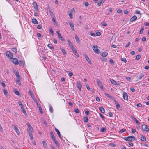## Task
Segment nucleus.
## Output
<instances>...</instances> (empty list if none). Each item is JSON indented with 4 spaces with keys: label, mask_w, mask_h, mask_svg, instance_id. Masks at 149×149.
I'll return each mask as SVG.
<instances>
[{
    "label": "nucleus",
    "mask_w": 149,
    "mask_h": 149,
    "mask_svg": "<svg viewBox=\"0 0 149 149\" xmlns=\"http://www.w3.org/2000/svg\"><path fill=\"white\" fill-rule=\"evenodd\" d=\"M123 139L128 141H133L135 139V137L133 136H129L127 137H124Z\"/></svg>",
    "instance_id": "1"
},
{
    "label": "nucleus",
    "mask_w": 149,
    "mask_h": 149,
    "mask_svg": "<svg viewBox=\"0 0 149 149\" xmlns=\"http://www.w3.org/2000/svg\"><path fill=\"white\" fill-rule=\"evenodd\" d=\"M142 129L143 130L146 132H149V128L147 125L145 124H143L141 126Z\"/></svg>",
    "instance_id": "2"
},
{
    "label": "nucleus",
    "mask_w": 149,
    "mask_h": 149,
    "mask_svg": "<svg viewBox=\"0 0 149 149\" xmlns=\"http://www.w3.org/2000/svg\"><path fill=\"white\" fill-rule=\"evenodd\" d=\"M6 56L9 58L12 59L13 57V54L10 52H7L6 54Z\"/></svg>",
    "instance_id": "3"
},
{
    "label": "nucleus",
    "mask_w": 149,
    "mask_h": 149,
    "mask_svg": "<svg viewBox=\"0 0 149 149\" xmlns=\"http://www.w3.org/2000/svg\"><path fill=\"white\" fill-rule=\"evenodd\" d=\"M57 34L58 35V38L60 39L62 41H64V39L63 38V37L61 36V34L60 33L59 31H57L56 32Z\"/></svg>",
    "instance_id": "4"
},
{
    "label": "nucleus",
    "mask_w": 149,
    "mask_h": 149,
    "mask_svg": "<svg viewBox=\"0 0 149 149\" xmlns=\"http://www.w3.org/2000/svg\"><path fill=\"white\" fill-rule=\"evenodd\" d=\"M77 86L78 90L80 91H81V88H82V85L80 81H77Z\"/></svg>",
    "instance_id": "5"
},
{
    "label": "nucleus",
    "mask_w": 149,
    "mask_h": 149,
    "mask_svg": "<svg viewBox=\"0 0 149 149\" xmlns=\"http://www.w3.org/2000/svg\"><path fill=\"white\" fill-rule=\"evenodd\" d=\"M96 81L98 86L102 89H103V86L102 82L98 79H97Z\"/></svg>",
    "instance_id": "6"
},
{
    "label": "nucleus",
    "mask_w": 149,
    "mask_h": 149,
    "mask_svg": "<svg viewBox=\"0 0 149 149\" xmlns=\"http://www.w3.org/2000/svg\"><path fill=\"white\" fill-rule=\"evenodd\" d=\"M93 49L95 53H100V50L98 49L97 47V46H93Z\"/></svg>",
    "instance_id": "7"
},
{
    "label": "nucleus",
    "mask_w": 149,
    "mask_h": 149,
    "mask_svg": "<svg viewBox=\"0 0 149 149\" xmlns=\"http://www.w3.org/2000/svg\"><path fill=\"white\" fill-rule=\"evenodd\" d=\"M28 127L29 128V130H27V131H28V133H32L33 132V129L31 127V125L29 124H28Z\"/></svg>",
    "instance_id": "8"
},
{
    "label": "nucleus",
    "mask_w": 149,
    "mask_h": 149,
    "mask_svg": "<svg viewBox=\"0 0 149 149\" xmlns=\"http://www.w3.org/2000/svg\"><path fill=\"white\" fill-rule=\"evenodd\" d=\"M35 9L37 11H38V7L37 3L36 2H34L32 4Z\"/></svg>",
    "instance_id": "9"
},
{
    "label": "nucleus",
    "mask_w": 149,
    "mask_h": 149,
    "mask_svg": "<svg viewBox=\"0 0 149 149\" xmlns=\"http://www.w3.org/2000/svg\"><path fill=\"white\" fill-rule=\"evenodd\" d=\"M131 118L137 125H139L141 123L138 121V120L134 117H133L132 116H131Z\"/></svg>",
    "instance_id": "10"
},
{
    "label": "nucleus",
    "mask_w": 149,
    "mask_h": 149,
    "mask_svg": "<svg viewBox=\"0 0 149 149\" xmlns=\"http://www.w3.org/2000/svg\"><path fill=\"white\" fill-rule=\"evenodd\" d=\"M83 56L85 57L86 59L88 61V63H89L91 64V61H90V59H89V58L88 57L87 55L86 54H83Z\"/></svg>",
    "instance_id": "11"
},
{
    "label": "nucleus",
    "mask_w": 149,
    "mask_h": 149,
    "mask_svg": "<svg viewBox=\"0 0 149 149\" xmlns=\"http://www.w3.org/2000/svg\"><path fill=\"white\" fill-rule=\"evenodd\" d=\"M123 97L125 100H128V96L127 94L125 92H124L123 93Z\"/></svg>",
    "instance_id": "12"
},
{
    "label": "nucleus",
    "mask_w": 149,
    "mask_h": 149,
    "mask_svg": "<svg viewBox=\"0 0 149 149\" xmlns=\"http://www.w3.org/2000/svg\"><path fill=\"white\" fill-rule=\"evenodd\" d=\"M104 95L105 96H106L108 98L113 100H114V98L111 95H110L107 93H104Z\"/></svg>",
    "instance_id": "13"
},
{
    "label": "nucleus",
    "mask_w": 149,
    "mask_h": 149,
    "mask_svg": "<svg viewBox=\"0 0 149 149\" xmlns=\"http://www.w3.org/2000/svg\"><path fill=\"white\" fill-rule=\"evenodd\" d=\"M13 63L17 65L19 64V61L16 58H14L13 60Z\"/></svg>",
    "instance_id": "14"
},
{
    "label": "nucleus",
    "mask_w": 149,
    "mask_h": 149,
    "mask_svg": "<svg viewBox=\"0 0 149 149\" xmlns=\"http://www.w3.org/2000/svg\"><path fill=\"white\" fill-rule=\"evenodd\" d=\"M55 130L57 132V134L58 135V136L59 137H60V138L61 139H62V138L61 137L62 136H61V135L60 134V131H59V130L58 129L56 128H55Z\"/></svg>",
    "instance_id": "15"
},
{
    "label": "nucleus",
    "mask_w": 149,
    "mask_h": 149,
    "mask_svg": "<svg viewBox=\"0 0 149 149\" xmlns=\"http://www.w3.org/2000/svg\"><path fill=\"white\" fill-rule=\"evenodd\" d=\"M14 130L15 131L17 134L19 135L20 133V132L17 127L15 126L14 127Z\"/></svg>",
    "instance_id": "16"
},
{
    "label": "nucleus",
    "mask_w": 149,
    "mask_h": 149,
    "mask_svg": "<svg viewBox=\"0 0 149 149\" xmlns=\"http://www.w3.org/2000/svg\"><path fill=\"white\" fill-rule=\"evenodd\" d=\"M13 72L16 76L19 79L20 78V76L19 72H16L15 71H14Z\"/></svg>",
    "instance_id": "17"
},
{
    "label": "nucleus",
    "mask_w": 149,
    "mask_h": 149,
    "mask_svg": "<svg viewBox=\"0 0 149 149\" xmlns=\"http://www.w3.org/2000/svg\"><path fill=\"white\" fill-rule=\"evenodd\" d=\"M137 17L136 16L134 15L130 19V22H133L136 19Z\"/></svg>",
    "instance_id": "18"
},
{
    "label": "nucleus",
    "mask_w": 149,
    "mask_h": 149,
    "mask_svg": "<svg viewBox=\"0 0 149 149\" xmlns=\"http://www.w3.org/2000/svg\"><path fill=\"white\" fill-rule=\"evenodd\" d=\"M28 93L30 95L33 99L35 98L33 94L31 92V90H29L28 92Z\"/></svg>",
    "instance_id": "19"
},
{
    "label": "nucleus",
    "mask_w": 149,
    "mask_h": 149,
    "mask_svg": "<svg viewBox=\"0 0 149 149\" xmlns=\"http://www.w3.org/2000/svg\"><path fill=\"white\" fill-rule=\"evenodd\" d=\"M49 10L51 17H55L52 11V10L51 9H49Z\"/></svg>",
    "instance_id": "20"
},
{
    "label": "nucleus",
    "mask_w": 149,
    "mask_h": 149,
    "mask_svg": "<svg viewBox=\"0 0 149 149\" xmlns=\"http://www.w3.org/2000/svg\"><path fill=\"white\" fill-rule=\"evenodd\" d=\"M70 25L72 30L73 31H74V28L73 23L72 22H70Z\"/></svg>",
    "instance_id": "21"
},
{
    "label": "nucleus",
    "mask_w": 149,
    "mask_h": 149,
    "mask_svg": "<svg viewBox=\"0 0 149 149\" xmlns=\"http://www.w3.org/2000/svg\"><path fill=\"white\" fill-rule=\"evenodd\" d=\"M99 109L102 113H104L105 112V110L103 107H100L99 108Z\"/></svg>",
    "instance_id": "22"
},
{
    "label": "nucleus",
    "mask_w": 149,
    "mask_h": 149,
    "mask_svg": "<svg viewBox=\"0 0 149 149\" xmlns=\"http://www.w3.org/2000/svg\"><path fill=\"white\" fill-rule=\"evenodd\" d=\"M141 140L142 141L144 142L146 141V139L144 136L143 135H142V136L141 138Z\"/></svg>",
    "instance_id": "23"
},
{
    "label": "nucleus",
    "mask_w": 149,
    "mask_h": 149,
    "mask_svg": "<svg viewBox=\"0 0 149 149\" xmlns=\"http://www.w3.org/2000/svg\"><path fill=\"white\" fill-rule=\"evenodd\" d=\"M32 22L35 24H37L38 23L37 20L35 18H33L32 19Z\"/></svg>",
    "instance_id": "24"
},
{
    "label": "nucleus",
    "mask_w": 149,
    "mask_h": 149,
    "mask_svg": "<svg viewBox=\"0 0 149 149\" xmlns=\"http://www.w3.org/2000/svg\"><path fill=\"white\" fill-rule=\"evenodd\" d=\"M108 54L107 52H104L102 53L101 56L103 57H105L108 55Z\"/></svg>",
    "instance_id": "25"
},
{
    "label": "nucleus",
    "mask_w": 149,
    "mask_h": 149,
    "mask_svg": "<svg viewBox=\"0 0 149 149\" xmlns=\"http://www.w3.org/2000/svg\"><path fill=\"white\" fill-rule=\"evenodd\" d=\"M69 47L73 52L75 51V50H76V49L74 47L73 45L70 47Z\"/></svg>",
    "instance_id": "26"
},
{
    "label": "nucleus",
    "mask_w": 149,
    "mask_h": 149,
    "mask_svg": "<svg viewBox=\"0 0 149 149\" xmlns=\"http://www.w3.org/2000/svg\"><path fill=\"white\" fill-rule=\"evenodd\" d=\"M24 62L23 61H19V64L20 65L24 66Z\"/></svg>",
    "instance_id": "27"
},
{
    "label": "nucleus",
    "mask_w": 149,
    "mask_h": 149,
    "mask_svg": "<svg viewBox=\"0 0 149 149\" xmlns=\"http://www.w3.org/2000/svg\"><path fill=\"white\" fill-rule=\"evenodd\" d=\"M47 46L48 47H49L50 49H54V47L52 46V44H48L47 45Z\"/></svg>",
    "instance_id": "28"
},
{
    "label": "nucleus",
    "mask_w": 149,
    "mask_h": 149,
    "mask_svg": "<svg viewBox=\"0 0 149 149\" xmlns=\"http://www.w3.org/2000/svg\"><path fill=\"white\" fill-rule=\"evenodd\" d=\"M110 81L112 84L114 85H116V81L113 79H111Z\"/></svg>",
    "instance_id": "29"
},
{
    "label": "nucleus",
    "mask_w": 149,
    "mask_h": 149,
    "mask_svg": "<svg viewBox=\"0 0 149 149\" xmlns=\"http://www.w3.org/2000/svg\"><path fill=\"white\" fill-rule=\"evenodd\" d=\"M83 120L85 122H88V118L86 116L84 118Z\"/></svg>",
    "instance_id": "30"
},
{
    "label": "nucleus",
    "mask_w": 149,
    "mask_h": 149,
    "mask_svg": "<svg viewBox=\"0 0 149 149\" xmlns=\"http://www.w3.org/2000/svg\"><path fill=\"white\" fill-rule=\"evenodd\" d=\"M49 110L51 113L53 112V109L51 105H49Z\"/></svg>",
    "instance_id": "31"
},
{
    "label": "nucleus",
    "mask_w": 149,
    "mask_h": 149,
    "mask_svg": "<svg viewBox=\"0 0 149 149\" xmlns=\"http://www.w3.org/2000/svg\"><path fill=\"white\" fill-rule=\"evenodd\" d=\"M67 41L68 42V45L69 47L73 45L72 44L71 42L70 41L69 39L67 40Z\"/></svg>",
    "instance_id": "32"
},
{
    "label": "nucleus",
    "mask_w": 149,
    "mask_h": 149,
    "mask_svg": "<svg viewBox=\"0 0 149 149\" xmlns=\"http://www.w3.org/2000/svg\"><path fill=\"white\" fill-rule=\"evenodd\" d=\"M42 143L44 147L45 148H47V146L46 142L45 141H43L42 142Z\"/></svg>",
    "instance_id": "33"
},
{
    "label": "nucleus",
    "mask_w": 149,
    "mask_h": 149,
    "mask_svg": "<svg viewBox=\"0 0 149 149\" xmlns=\"http://www.w3.org/2000/svg\"><path fill=\"white\" fill-rule=\"evenodd\" d=\"M3 92L5 95L7 97L8 95L7 90H6L4 89L3 91Z\"/></svg>",
    "instance_id": "34"
},
{
    "label": "nucleus",
    "mask_w": 149,
    "mask_h": 149,
    "mask_svg": "<svg viewBox=\"0 0 149 149\" xmlns=\"http://www.w3.org/2000/svg\"><path fill=\"white\" fill-rule=\"evenodd\" d=\"M74 54L77 57H79L78 54L77 53V50H75L74 52Z\"/></svg>",
    "instance_id": "35"
},
{
    "label": "nucleus",
    "mask_w": 149,
    "mask_h": 149,
    "mask_svg": "<svg viewBox=\"0 0 149 149\" xmlns=\"http://www.w3.org/2000/svg\"><path fill=\"white\" fill-rule=\"evenodd\" d=\"M52 19L53 22H54V24H56L57 23L56 21V19L55 18V17H52Z\"/></svg>",
    "instance_id": "36"
},
{
    "label": "nucleus",
    "mask_w": 149,
    "mask_h": 149,
    "mask_svg": "<svg viewBox=\"0 0 149 149\" xmlns=\"http://www.w3.org/2000/svg\"><path fill=\"white\" fill-rule=\"evenodd\" d=\"M144 76V74L143 73H141L140 74L139 79H141Z\"/></svg>",
    "instance_id": "37"
},
{
    "label": "nucleus",
    "mask_w": 149,
    "mask_h": 149,
    "mask_svg": "<svg viewBox=\"0 0 149 149\" xmlns=\"http://www.w3.org/2000/svg\"><path fill=\"white\" fill-rule=\"evenodd\" d=\"M29 135L30 138V139L31 140H33V136L32 134V133H29Z\"/></svg>",
    "instance_id": "38"
},
{
    "label": "nucleus",
    "mask_w": 149,
    "mask_h": 149,
    "mask_svg": "<svg viewBox=\"0 0 149 149\" xmlns=\"http://www.w3.org/2000/svg\"><path fill=\"white\" fill-rule=\"evenodd\" d=\"M54 143L57 145V146L58 147L60 145L59 143H58V141L56 140L55 141H54Z\"/></svg>",
    "instance_id": "39"
},
{
    "label": "nucleus",
    "mask_w": 149,
    "mask_h": 149,
    "mask_svg": "<svg viewBox=\"0 0 149 149\" xmlns=\"http://www.w3.org/2000/svg\"><path fill=\"white\" fill-rule=\"evenodd\" d=\"M143 30L144 28L143 27L141 28L140 31L139 33L140 34H142L143 33Z\"/></svg>",
    "instance_id": "40"
},
{
    "label": "nucleus",
    "mask_w": 149,
    "mask_h": 149,
    "mask_svg": "<svg viewBox=\"0 0 149 149\" xmlns=\"http://www.w3.org/2000/svg\"><path fill=\"white\" fill-rule=\"evenodd\" d=\"M14 92H15V93L17 95H20V93L19 92V91L17 90H15V91Z\"/></svg>",
    "instance_id": "41"
},
{
    "label": "nucleus",
    "mask_w": 149,
    "mask_h": 149,
    "mask_svg": "<svg viewBox=\"0 0 149 149\" xmlns=\"http://www.w3.org/2000/svg\"><path fill=\"white\" fill-rule=\"evenodd\" d=\"M100 130L102 132H104L106 130V129L104 127H102Z\"/></svg>",
    "instance_id": "42"
},
{
    "label": "nucleus",
    "mask_w": 149,
    "mask_h": 149,
    "mask_svg": "<svg viewBox=\"0 0 149 149\" xmlns=\"http://www.w3.org/2000/svg\"><path fill=\"white\" fill-rule=\"evenodd\" d=\"M12 50L15 52H17V49L16 48H13L12 49Z\"/></svg>",
    "instance_id": "43"
},
{
    "label": "nucleus",
    "mask_w": 149,
    "mask_h": 149,
    "mask_svg": "<svg viewBox=\"0 0 149 149\" xmlns=\"http://www.w3.org/2000/svg\"><path fill=\"white\" fill-rule=\"evenodd\" d=\"M51 137L52 139H53L55 137L53 133L52 132H50Z\"/></svg>",
    "instance_id": "44"
},
{
    "label": "nucleus",
    "mask_w": 149,
    "mask_h": 149,
    "mask_svg": "<svg viewBox=\"0 0 149 149\" xmlns=\"http://www.w3.org/2000/svg\"><path fill=\"white\" fill-rule=\"evenodd\" d=\"M85 114L87 115H89L90 113L89 111L87 110H85Z\"/></svg>",
    "instance_id": "45"
},
{
    "label": "nucleus",
    "mask_w": 149,
    "mask_h": 149,
    "mask_svg": "<svg viewBox=\"0 0 149 149\" xmlns=\"http://www.w3.org/2000/svg\"><path fill=\"white\" fill-rule=\"evenodd\" d=\"M61 50L63 54H66L65 51L63 49H61Z\"/></svg>",
    "instance_id": "46"
},
{
    "label": "nucleus",
    "mask_w": 149,
    "mask_h": 149,
    "mask_svg": "<svg viewBox=\"0 0 149 149\" xmlns=\"http://www.w3.org/2000/svg\"><path fill=\"white\" fill-rule=\"evenodd\" d=\"M39 109L40 112L42 114L43 113L42 109L40 107H39Z\"/></svg>",
    "instance_id": "47"
},
{
    "label": "nucleus",
    "mask_w": 149,
    "mask_h": 149,
    "mask_svg": "<svg viewBox=\"0 0 149 149\" xmlns=\"http://www.w3.org/2000/svg\"><path fill=\"white\" fill-rule=\"evenodd\" d=\"M141 58V56L140 55H138L136 56L135 58L136 60H139Z\"/></svg>",
    "instance_id": "48"
},
{
    "label": "nucleus",
    "mask_w": 149,
    "mask_h": 149,
    "mask_svg": "<svg viewBox=\"0 0 149 149\" xmlns=\"http://www.w3.org/2000/svg\"><path fill=\"white\" fill-rule=\"evenodd\" d=\"M73 75V73L72 72L70 71L68 73V75L69 76L71 77V76Z\"/></svg>",
    "instance_id": "49"
},
{
    "label": "nucleus",
    "mask_w": 149,
    "mask_h": 149,
    "mask_svg": "<svg viewBox=\"0 0 149 149\" xmlns=\"http://www.w3.org/2000/svg\"><path fill=\"white\" fill-rule=\"evenodd\" d=\"M126 130V129H124V128H123V129H121L120 130V131H119L120 132V133H123V132H124Z\"/></svg>",
    "instance_id": "50"
},
{
    "label": "nucleus",
    "mask_w": 149,
    "mask_h": 149,
    "mask_svg": "<svg viewBox=\"0 0 149 149\" xmlns=\"http://www.w3.org/2000/svg\"><path fill=\"white\" fill-rule=\"evenodd\" d=\"M75 38L77 42L79 41V39L78 37L77 36V35H76Z\"/></svg>",
    "instance_id": "51"
},
{
    "label": "nucleus",
    "mask_w": 149,
    "mask_h": 149,
    "mask_svg": "<svg viewBox=\"0 0 149 149\" xmlns=\"http://www.w3.org/2000/svg\"><path fill=\"white\" fill-rule=\"evenodd\" d=\"M100 116L101 117V118L103 120H104L105 119V118L104 117V116L102 114H100Z\"/></svg>",
    "instance_id": "52"
},
{
    "label": "nucleus",
    "mask_w": 149,
    "mask_h": 149,
    "mask_svg": "<svg viewBox=\"0 0 149 149\" xmlns=\"http://www.w3.org/2000/svg\"><path fill=\"white\" fill-rule=\"evenodd\" d=\"M109 62H110V63L111 64H113V65L114 64V62L113 60H112L111 59H110L109 60Z\"/></svg>",
    "instance_id": "53"
},
{
    "label": "nucleus",
    "mask_w": 149,
    "mask_h": 149,
    "mask_svg": "<svg viewBox=\"0 0 149 149\" xmlns=\"http://www.w3.org/2000/svg\"><path fill=\"white\" fill-rule=\"evenodd\" d=\"M85 86L87 90H90V88L89 86L88 85V84H86Z\"/></svg>",
    "instance_id": "54"
},
{
    "label": "nucleus",
    "mask_w": 149,
    "mask_h": 149,
    "mask_svg": "<svg viewBox=\"0 0 149 149\" xmlns=\"http://www.w3.org/2000/svg\"><path fill=\"white\" fill-rule=\"evenodd\" d=\"M101 33L100 32H97L96 33V35L97 36H100L101 35Z\"/></svg>",
    "instance_id": "55"
},
{
    "label": "nucleus",
    "mask_w": 149,
    "mask_h": 149,
    "mask_svg": "<svg viewBox=\"0 0 149 149\" xmlns=\"http://www.w3.org/2000/svg\"><path fill=\"white\" fill-rule=\"evenodd\" d=\"M136 13L137 14H140L141 15V13H140V11L137 10H136Z\"/></svg>",
    "instance_id": "56"
},
{
    "label": "nucleus",
    "mask_w": 149,
    "mask_h": 149,
    "mask_svg": "<svg viewBox=\"0 0 149 149\" xmlns=\"http://www.w3.org/2000/svg\"><path fill=\"white\" fill-rule=\"evenodd\" d=\"M16 83L18 84H19L21 85V84L20 81L19 80H17L16 81Z\"/></svg>",
    "instance_id": "57"
},
{
    "label": "nucleus",
    "mask_w": 149,
    "mask_h": 149,
    "mask_svg": "<svg viewBox=\"0 0 149 149\" xmlns=\"http://www.w3.org/2000/svg\"><path fill=\"white\" fill-rule=\"evenodd\" d=\"M136 130L135 129H132L131 130V132L132 133H135L136 132Z\"/></svg>",
    "instance_id": "58"
},
{
    "label": "nucleus",
    "mask_w": 149,
    "mask_h": 149,
    "mask_svg": "<svg viewBox=\"0 0 149 149\" xmlns=\"http://www.w3.org/2000/svg\"><path fill=\"white\" fill-rule=\"evenodd\" d=\"M69 16L70 19H72L73 18L72 14V13H70L69 14Z\"/></svg>",
    "instance_id": "59"
},
{
    "label": "nucleus",
    "mask_w": 149,
    "mask_h": 149,
    "mask_svg": "<svg viewBox=\"0 0 149 149\" xmlns=\"http://www.w3.org/2000/svg\"><path fill=\"white\" fill-rule=\"evenodd\" d=\"M109 116L110 117H112L113 116V114L111 112H109L108 113Z\"/></svg>",
    "instance_id": "60"
},
{
    "label": "nucleus",
    "mask_w": 149,
    "mask_h": 149,
    "mask_svg": "<svg viewBox=\"0 0 149 149\" xmlns=\"http://www.w3.org/2000/svg\"><path fill=\"white\" fill-rule=\"evenodd\" d=\"M121 60L125 63H126L127 62V60L125 58H122Z\"/></svg>",
    "instance_id": "61"
},
{
    "label": "nucleus",
    "mask_w": 149,
    "mask_h": 149,
    "mask_svg": "<svg viewBox=\"0 0 149 149\" xmlns=\"http://www.w3.org/2000/svg\"><path fill=\"white\" fill-rule=\"evenodd\" d=\"M22 112L25 115H26V111H25L24 109L23 110H22Z\"/></svg>",
    "instance_id": "62"
},
{
    "label": "nucleus",
    "mask_w": 149,
    "mask_h": 149,
    "mask_svg": "<svg viewBox=\"0 0 149 149\" xmlns=\"http://www.w3.org/2000/svg\"><path fill=\"white\" fill-rule=\"evenodd\" d=\"M75 112L76 113H79V111L78 109H75Z\"/></svg>",
    "instance_id": "63"
},
{
    "label": "nucleus",
    "mask_w": 149,
    "mask_h": 149,
    "mask_svg": "<svg viewBox=\"0 0 149 149\" xmlns=\"http://www.w3.org/2000/svg\"><path fill=\"white\" fill-rule=\"evenodd\" d=\"M53 42H54V43L55 44H56L57 43V40H56V39H54L53 40Z\"/></svg>",
    "instance_id": "64"
}]
</instances>
